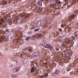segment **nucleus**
<instances>
[{
    "label": "nucleus",
    "mask_w": 78,
    "mask_h": 78,
    "mask_svg": "<svg viewBox=\"0 0 78 78\" xmlns=\"http://www.w3.org/2000/svg\"><path fill=\"white\" fill-rule=\"evenodd\" d=\"M40 75L42 77H44V76H45V74H44V73H41L40 74Z\"/></svg>",
    "instance_id": "nucleus-10"
},
{
    "label": "nucleus",
    "mask_w": 78,
    "mask_h": 78,
    "mask_svg": "<svg viewBox=\"0 0 78 78\" xmlns=\"http://www.w3.org/2000/svg\"><path fill=\"white\" fill-rule=\"evenodd\" d=\"M12 67V65H11V67Z\"/></svg>",
    "instance_id": "nucleus-31"
},
{
    "label": "nucleus",
    "mask_w": 78,
    "mask_h": 78,
    "mask_svg": "<svg viewBox=\"0 0 78 78\" xmlns=\"http://www.w3.org/2000/svg\"><path fill=\"white\" fill-rule=\"evenodd\" d=\"M44 22L43 21H38L37 22L35 23V25L37 27H40V26H42L44 25Z\"/></svg>",
    "instance_id": "nucleus-3"
},
{
    "label": "nucleus",
    "mask_w": 78,
    "mask_h": 78,
    "mask_svg": "<svg viewBox=\"0 0 78 78\" xmlns=\"http://www.w3.org/2000/svg\"><path fill=\"white\" fill-rule=\"evenodd\" d=\"M9 50V48H5V51H8Z\"/></svg>",
    "instance_id": "nucleus-20"
},
{
    "label": "nucleus",
    "mask_w": 78,
    "mask_h": 78,
    "mask_svg": "<svg viewBox=\"0 0 78 78\" xmlns=\"http://www.w3.org/2000/svg\"><path fill=\"white\" fill-rule=\"evenodd\" d=\"M20 69V67H18L16 69H14L13 70V72L14 73H16V72H17L19 71V70Z\"/></svg>",
    "instance_id": "nucleus-7"
},
{
    "label": "nucleus",
    "mask_w": 78,
    "mask_h": 78,
    "mask_svg": "<svg viewBox=\"0 0 78 78\" xmlns=\"http://www.w3.org/2000/svg\"><path fill=\"white\" fill-rule=\"evenodd\" d=\"M17 56H20L19 53L17 54Z\"/></svg>",
    "instance_id": "nucleus-28"
},
{
    "label": "nucleus",
    "mask_w": 78,
    "mask_h": 78,
    "mask_svg": "<svg viewBox=\"0 0 78 78\" xmlns=\"http://www.w3.org/2000/svg\"><path fill=\"white\" fill-rule=\"evenodd\" d=\"M6 31L7 33H10V31H9V29H6Z\"/></svg>",
    "instance_id": "nucleus-17"
},
{
    "label": "nucleus",
    "mask_w": 78,
    "mask_h": 78,
    "mask_svg": "<svg viewBox=\"0 0 78 78\" xmlns=\"http://www.w3.org/2000/svg\"><path fill=\"white\" fill-rule=\"evenodd\" d=\"M18 28H20V27H19V26H18Z\"/></svg>",
    "instance_id": "nucleus-30"
},
{
    "label": "nucleus",
    "mask_w": 78,
    "mask_h": 78,
    "mask_svg": "<svg viewBox=\"0 0 78 78\" xmlns=\"http://www.w3.org/2000/svg\"><path fill=\"white\" fill-rule=\"evenodd\" d=\"M75 59H77V60H78V55H76V56Z\"/></svg>",
    "instance_id": "nucleus-24"
},
{
    "label": "nucleus",
    "mask_w": 78,
    "mask_h": 78,
    "mask_svg": "<svg viewBox=\"0 0 78 78\" xmlns=\"http://www.w3.org/2000/svg\"><path fill=\"white\" fill-rule=\"evenodd\" d=\"M58 3H59V4H61V1L58 2Z\"/></svg>",
    "instance_id": "nucleus-27"
},
{
    "label": "nucleus",
    "mask_w": 78,
    "mask_h": 78,
    "mask_svg": "<svg viewBox=\"0 0 78 78\" xmlns=\"http://www.w3.org/2000/svg\"><path fill=\"white\" fill-rule=\"evenodd\" d=\"M41 53L39 51H36L32 54V56L34 58H36V57H39L40 56Z\"/></svg>",
    "instance_id": "nucleus-4"
},
{
    "label": "nucleus",
    "mask_w": 78,
    "mask_h": 78,
    "mask_svg": "<svg viewBox=\"0 0 78 78\" xmlns=\"http://www.w3.org/2000/svg\"><path fill=\"white\" fill-rule=\"evenodd\" d=\"M34 70H35V69L32 68L31 70V72H34Z\"/></svg>",
    "instance_id": "nucleus-18"
},
{
    "label": "nucleus",
    "mask_w": 78,
    "mask_h": 78,
    "mask_svg": "<svg viewBox=\"0 0 78 78\" xmlns=\"http://www.w3.org/2000/svg\"><path fill=\"white\" fill-rule=\"evenodd\" d=\"M66 59H67L66 60ZM70 58H69V57H68V58H65V59L66 60H67V61H69V60H70Z\"/></svg>",
    "instance_id": "nucleus-19"
},
{
    "label": "nucleus",
    "mask_w": 78,
    "mask_h": 78,
    "mask_svg": "<svg viewBox=\"0 0 78 78\" xmlns=\"http://www.w3.org/2000/svg\"><path fill=\"white\" fill-rule=\"evenodd\" d=\"M18 25H19V24H18Z\"/></svg>",
    "instance_id": "nucleus-37"
},
{
    "label": "nucleus",
    "mask_w": 78,
    "mask_h": 78,
    "mask_svg": "<svg viewBox=\"0 0 78 78\" xmlns=\"http://www.w3.org/2000/svg\"><path fill=\"white\" fill-rule=\"evenodd\" d=\"M71 38L72 39H73V40H75V38L74 37L72 36Z\"/></svg>",
    "instance_id": "nucleus-21"
},
{
    "label": "nucleus",
    "mask_w": 78,
    "mask_h": 78,
    "mask_svg": "<svg viewBox=\"0 0 78 78\" xmlns=\"http://www.w3.org/2000/svg\"><path fill=\"white\" fill-rule=\"evenodd\" d=\"M34 37H36V35H34Z\"/></svg>",
    "instance_id": "nucleus-33"
},
{
    "label": "nucleus",
    "mask_w": 78,
    "mask_h": 78,
    "mask_svg": "<svg viewBox=\"0 0 78 78\" xmlns=\"http://www.w3.org/2000/svg\"><path fill=\"white\" fill-rule=\"evenodd\" d=\"M55 49L56 50V51H59V49L58 48H55Z\"/></svg>",
    "instance_id": "nucleus-23"
},
{
    "label": "nucleus",
    "mask_w": 78,
    "mask_h": 78,
    "mask_svg": "<svg viewBox=\"0 0 78 78\" xmlns=\"http://www.w3.org/2000/svg\"><path fill=\"white\" fill-rule=\"evenodd\" d=\"M43 72H45V71L44 70H43Z\"/></svg>",
    "instance_id": "nucleus-32"
},
{
    "label": "nucleus",
    "mask_w": 78,
    "mask_h": 78,
    "mask_svg": "<svg viewBox=\"0 0 78 78\" xmlns=\"http://www.w3.org/2000/svg\"><path fill=\"white\" fill-rule=\"evenodd\" d=\"M41 35H38V36H37V38L38 39H41Z\"/></svg>",
    "instance_id": "nucleus-15"
},
{
    "label": "nucleus",
    "mask_w": 78,
    "mask_h": 78,
    "mask_svg": "<svg viewBox=\"0 0 78 78\" xmlns=\"http://www.w3.org/2000/svg\"><path fill=\"white\" fill-rule=\"evenodd\" d=\"M3 4L4 5H7L8 4V1H4L3 2Z\"/></svg>",
    "instance_id": "nucleus-11"
},
{
    "label": "nucleus",
    "mask_w": 78,
    "mask_h": 78,
    "mask_svg": "<svg viewBox=\"0 0 78 78\" xmlns=\"http://www.w3.org/2000/svg\"><path fill=\"white\" fill-rule=\"evenodd\" d=\"M59 71L58 70H57L54 73L55 74H58L59 73Z\"/></svg>",
    "instance_id": "nucleus-14"
},
{
    "label": "nucleus",
    "mask_w": 78,
    "mask_h": 78,
    "mask_svg": "<svg viewBox=\"0 0 78 78\" xmlns=\"http://www.w3.org/2000/svg\"><path fill=\"white\" fill-rule=\"evenodd\" d=\"M30 37L29 36H28L27 38H26V39L27 41H28L30 40Z\"/></svg>",
    "instance_id": "nucleus-13"
},
{
    "label": "nucleus",
    "mask_w": 78,
    "mask_h": 78,
    "mask_svg": "<svg viewBox=\"0 0 78 78\" xmlns=\"http://www.w3.org/2000/svg\"><path fill=\"white\" fill-rule=\"evenodd\" d=\"M66 34H65L64 35H66Z\"/></svg>",
    "instance_id": "nucleus-40"
},
{
    "label": "nucleus",
    "mask_w": 78,
    "mask_h": 78,
    "mask_svg": "<svg viewBox=\"0 0 78 78\" xmlns=\"http://www.w3.org/2000/svg\"><path fill=\"white\" fill-rule=\"evenodd\" d=\"M74 14L69 17L68 19H69V20H70V19H75V18L77 16V12H76V11H75L74 12Z\"/></svg>",
    "instance_id": "nucleus-2"
},
{
    "label": "nucleus",
    "mask_w": 78,
    "mask_h": 78,
    "mask_svg": "<svg viewBox=\"0 0 78 78\" xmlns=\"http://www.w3.org/2000/svg\"><path fill=\"white\" fill-rule=\"evenodd\" d=\"M60 30V31H62V29H61Z\"/></svg>",
    "instance_id": "nucleus-36"
},
{
    "label": "nucleus",
    "mask_w": 78,
    "mask_h": 78,
    "mask_svg": "<svg viewBox=\"0 0 78 78\" xmlns=\"http://www.w3.org/2000/svg\"><path fill=\"white\" fill-rule=\"evenodd\" d=\"M28 34H31L32 33V32L31 31H30V32H28Z\"/></svg>",
    "instance_id": "nucleus-25"
},
{
    "label": "nucleus",
    "mask_w": 78,
    "mask_h": 78,
    "mask_svg": "<svg viewBox=\"0 0 78 78\" xmlns=\"http://www.w3.org/2000/svg\"><path fill=\"white\" fill-rule=\"evenodd\" d=\"M34 66V63H32V64H31V69H32V68H33Z\"/></svg>",
    "instance_id": "nucleus-16"
},
{
    "label": "nucleus",
    "mask_w": 78,
    "mask_h": 78,
    "mask_svg": "<svg viewBox=\"0 0 78 78\" xmlns=\"http://www.w3.org/2000/svg\"><path fill=\"white\" fill-rule=\"evenodd\" d=\"M11 76H12V78H17V76L16 75L12 74H11Z\"/></svg>",
    "instance_id": "nucleus-9"
},
{
    "label": "nucleus",
    "mask_w": 78,
    "mask_h": 78,
    "mask_svg": "<svg viewBox=\"0 0 78 78\" xmlns=\"http://www.w3.org/2000/svg\"><path fill=\"white\" fill-rule=\"evenodd\" d=\"M37 4L39 6H41L42 5V2L40 1H38L37 2Z\"/></svg>",
    "instance_id": "nucleus-8"
},
{
    "label": "nucleus",
    "mask_w": 78,
    "mask_h": 78,
    "mask_svg": "<svg viewBox=\"0 0 78 78\" xmlns=\"http://www.w3.org/2000/svg\"><path fill=\"white\" fill-rule=\"evenodd\" d=\"M39 29H40V28H38L37 29H34V31L35 32H36L37 31H39Z\"/></svg>",
    "instance_id": "nucleus-12"
},
{
    "label": "nucleus",
    "mask_w": 78,
    "mask_h": 78,
    "mask_svg": "<svg viewBox=\"0 0 78 78\" xmlns=\"http://www.w3.org/2000/svg\"><path fill=\"white\" fill-rule=\"evenodd\" d=\"M10 39L11 40H12L13 39V36L10 37Z\"/></svg>",
    "instance_id": "nucleus-26"
},
{
    "label": "nucleus",
    "mask_w": 78,
    "mask_h": 78,
    "mask_svg": "<svg viewBox=\"0 0 78 78\" xmlns=\"http://www.w3.org/2000/svg\"><path fill=\"white\" fill-rule=\"evenodd\" d=\"M17 22L18 23H20V20H19V19H18L17 20Z\"/></svg>",
    "instance_id": "nucleus-22"
},
{
    "label": "nucleus",
    "mask_w": 78,
    "mask_h": 78,
    "mask_svg": "<svg viewBox=\"0 0 78 78\" xmlns=\"http://www.w3.org/2000/svg\"><path fill=\"white\" fill-rule=\"evenodd\" d=\"M20 15H21V16H23V14H20Z\"/></svg>",
    "instance_id": "nucleus-29"
},
{
    "label": "nucleus",
    "mask_w": 78,
    "mask_h": 78,
    "mask_svg": "<svg viewBox=\"0 0 78 78\" xmlns=\"http://www.w3.org/2000/svg\"><path fill=\"white\" fill-rule=\"evenodd\" d=\"M65 2H66L67 1L66 0H64Z\"/></svg>",
    "instance_id": "nucleus-34"
},
{
    "label": "nucleus",
    "mask_w": 78,
    "mask_h": 78,
    "mask_svg": "<svg viewBox=\"0 0 78 78\" xmlns=\"http://www.w3.org/2000/svg\"><path fill=\"white\" fill-rule=\"evenodd\" d=\"M31 49H26L24 51V53L25 54H30V53H31Z\"/></svg>",
    "instance_id": "nucleus-5"
},
{
    "label": "nucleus",
    "mask_w": 78,
    "mask_h": 78,
    "mask_svg": "<svg viewBox=\"0 0 78 78\" xmlns=\"http://www.w3.org/2000/svg\"><path fill=\"white\" fill-rule=\"evenodd\" d=\"M20 29H22V28H21V27H20Z\"/></svg>",
    "instance_id": "nucleus-35"
},
{
    "label": "nucleus",
    "mask_w": 78,
    "mask_h": 78,
    "mask_svg": "<svg viewBox=\"0 0 78 78\" xmlns=\"http://www.w3.org/2000/svg\"><path fill=\"white\" fill-rule=\"evenodd\" d=\"M65 58V57H63V58Z\"/></svg>",
    "instance_id": "nucleus-38"
},
{
    "label": "nucleus",
    "mask_w": 78,
    "mask_h": 78,
    "mask_svg": "<svg viewBox=\"0 0 78 78\" xmlns=\"http://www.w3.org/2000/svg\"><path fill=\"white\" fill-rule=\"evenodd\" d=\"M20 61L21 62H22L23 64H27V58H23V55H20Z\"/></svg>",
    "instance_id": "nucleus-1"
},
{
    "label": "nucleus",
    "mask_w": 78,
    "mask_h": 78,
    "mask_svg": "<svg viewBox=\"0 0 78 78\" xmlns=\"http://www.w3.org/2000/svg\"><path fill=\"white\" fill-rule=\"evenodd\" d=\"M21 22H22V20H21Z\"/></svg>",
    "instance_id": "nucleus-39"
},
{
    "label": "nucleus",
    "mask_w": 78,
    "mask_h": 78,
    "mask_svg": "<svg viewBox=\"0 0 78 78\" xmlns=\"http://www.w3.org/2000/svg\"><path fill=\"white\" fill-rule=\"evenodd\" d=\"M44 46L46 48L50 49L51 48V46L47 43H45L44 44Z\"/></svg>",
    "instance_id": "nucleus-6"
}]
</instances>
